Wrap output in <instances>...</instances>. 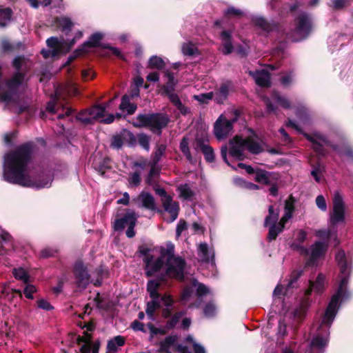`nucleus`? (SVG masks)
<instances>
[{
    "label": "nucleus",
    "instance_id": "13",
    "mask_svg": "<svg viewBox=\"0 0 353 353\" xmlns=\"http://www.w3.org/2000/svg\"><path fill=\"white\" fill-rule=\"evenodd\" d=\"M317 137L322 141L327 146L330 147L339 155L346 157L349 160L353 161V147L346 142L338 145L332 143L323 135H317Z\"/></svg>",
    "mask_w": 353,
    "mask_h": 353
},
{
    "label": "nucleus",
    "instance_id": "17",
    "mask_svg": "<svg viewBox=\"0 0 353 353\" xmlns=\"http://www.w3.org/2000/svg\"><path fill=\"white\" fill-rule=\"evenodd\" d=\"M279 178L280 175L279 173L257 168L254 181L259 183L269 185L272 184L274 181H277Z\"/></svg>",
    "mask_w": 353,
    "mask_h": 353
},
{
    "label": "nucleus",
    "instance_id": "9",
    "mask_svg": "<svg viewBox=\"0 0 353 353\" xmlns=\"http://www.w3.org/2000/svg\"><path fill=\"white\" fill-rule=\"evenodd\" d=\"M312 30V22L307 12L299 14L294 19V32L302 39L308 37Z\"/></svg>",
    "mask_w": 353,
    "mask_h": 353
},
{
    "label": "nucleus",
    "instance_id": "48",
    "mask_svg": "<svg viewBox=\"0 0 353 353\" xmlns=\"http://www.w3.org/2000/svg\"><path fill=\"white\" fill-rule=\"evenodd\" d=\"M186 266L185 260L183 257L178 256V282L185 281L184 271Z\"/></svg>",
    "mask_w": 353,
    "mask_h": 353
},
{
    "label": "nucleus",
    "instance_id": "28",
    "mask_svg": "<svg viewBox=\"0 0 353 353\" xmlns=\"http://www.w3.org/2000/svg\"><path fill=\"white\" fill-rule=\"evenodd\" d=\"M56 26L63 32L68 34L73 27V23L68 17H56L54 19Z\"/></svg>",
    "mask_w": 353,
    "mask_h": 353
},
{
    "label": "nucleus",
    "instance_id": "26",
    "mask_svg": "<svg viewBox=\"0 0 353 353\" xmlns=\"http://www.w3.org/2000/svg\"><path fill=\"white\" fill-rule=\"evenodd\" d=\"M125 343V339L123 336H116L110 339L107 343V352L117 353L119 347H122Z\"/></svg>",
    "mask_w": 353,
    "mask_h": 353
},
{
    "label": "nucleus",
    "instance_id": "5",
    "mask_svg": "<svg viewBox=\"0 0 353 353\" xmlns=\"http://www.w3.org/2000/svg\"><path fill=\"white\" fill-rule=\"evenodd\" d=\"M26 72H14L12 75L6 80V91L0 93V100L6 103H11L14 97L19 93V88L25 81Z\"/></svg>",
    "mask_w": 353,
    "mask_h": 353
},
{
    "label": "nucleus",
    "instance_id": "20",
    "mask_svg": "<svg viewBox=\"0 0 353 353\" xmlns=\"http://www.w3.org/2000/svg\"><path fill=\"white\" fill-rule=\"evenodd\" d=\"M104 35L103 33L96 32L92 34L88 40L83 42L79 48L82 50L83 54L88 52V49L91 48H99L101 46V41Z\"/></svg>",
    "mask_w": 353,
    "mask_h": 353
},
{
    "label": "nucleus",
    "instance_id": "1",
    "mask_svg": "<svg viewBox=\"0 0 353 353\" xmlns=\"http://www.w3.org/2000/svg\"><path fill=\"white\" fill-rule=\"evenodd\" d=\"M34 146L33 141H27L4 155L3 176L6 182L37 189L48 187L51 183L49 176L39 175L32 178L26 174L32 160Z\"/></svg>",
    "mask_w": 353,
    "mask_h": 353
},
{
    "label": "nucleus",
    "instance_id": "60",
    "mask_svg": "<svg viewBox=\"0 0 353 353\" xmlns=\"http://www.w3.org/2000/svg\"><path fill=\"white\" fill-rule=\"evenodd\" d=\"M147 325L152 336L157 334L165 335L168 332L165 328L156 327L152 323H148Z\"/></svg>",
    "mask_w": 353,
    "mask_h": 353
},
{
    "label": "nucleus",
    "instance_id": "31",
    "mask_svg": "<svg viewBox=\"0 0 353 353\" xmlns=\"http://www.w3.org/2000/svg\"><path fill=\"white\" fill-rule=\"evenodd\" d=\"M137 105L135 103H132L130 101V97L127 94H124L121 98V101L119 105V109L124 111L126 110L128 114H132L135 112Z\"/></svg>",
    "mask_w": 353,
    "mask_h": 353
},
{
    "label": "nucleus",
    "instance_id": "43",
    "mask_svg": "<svg viewBox=\"0 0 353 353\" xmlns=\"http://www.w3.org/2000/svg\"><path fill=\"white\" fill-rule=\"evenodd\" d=\"M100 343L99 341L92 343H84L81 347V353H99Z\"/></svg>",
    "mask_w": 353,
    "mask_h": 353
},
{
    "label": "nucleus",
    "instance_id": "25",
    "mask_svg": "<svg viewBox=\"0 0 353 353\" xmlns=\"http://www.w3.org/2000/svg\"><path fill=\"white\" fill-rule=\"evenodd\" d=\"M161 200L163 203L164 210L170 214V221L173 222L176 219V203L174 202L173 206L171 207L172 199L170 195L168 194V193L165 195V196L161 197Z\"/></svg>",
    "mask_w": 353,
    "mask_h": 353
},
{
    "label": "nucleus",
    "instance_id": "4",
    "mask_svg": "<svg viewBox=\"0 0 353 353\" xmlns=\"http://www.w3.org/2000/svg\"><path fill=\"white\" fill-rule=\"evenodd\" d=\"M169 121V117L163 113L140 114L132 124L136 128H148L152 132L161 134Z\"/></svg>",
    "mask_w": 353,
    "mask_h": 353
},
{
    "label": "nucleus",
    "instance_id": "11",
    "mask_svg": "<svg viewBox=\"0 0 353 353\" xmlns=\"http://www.w3.org/2000/svg\"><path fill=\"white\" fill-rule=\"evenodd\" d=\"M345 221V205L342 196L336 193L333 199V211L330 214V225L334 226Z\"/></svg>",
    "mask_w": 353,
    "mask_h": 353
},
{
    "label": "nucleus",
    "instance_id": "58",
    "mask_svg": "<svg viewBox=\"0 0 353 353\" xmlns=\"http://www.w3.org/2000/svg\"><path fill=\"white\" fill-rule=\"evenodd\" d=\"M215 312L216 307L212 302L208 303L203 308V313L205 316H213L215 314Z\"/></svg>",
    "mask_w": 353,
    "mask_h": 353
},
{
    "label": "nucleus",
    "instance_id": "37",
    "mask_svg": "<svg viewBox=\"0 0 353 353\" xmlns=\"http://www.w3.org/2000/svg\"><path fill=\"white\" fill-rule=\"evenodd\" d=\"M256 83L263 88H270L271 86L270 74L263 70L255 79Z\"/></svg>",
    "mask_w": 353,
    "mask_h": 353
},
{
    "label": "nucleus",
    "instance_id": "7",
    "mask_svg": "<svg viewBox=\"0 0 353 353\" xmlns=\"http://www.w3.org/2000/svg\"><path fill=\"white\" fill-rule=\"evenodd\" d=\"M138 217L139 216L134 211L128 210L121 218L117 219L114 221L113 228L117 232H122L126 227H128L125 232L126 236L128 238H133L136 234L134 228L137 223Z\"/></svg>",
    "mask_w": 353,
    "mask_h": 353
},
{
    "label": "nucleus",
    "instance_id": "46",
    "mask_svg": "<svg viewBox=\"0 0 353 353\" xmlns=\"http://www.w3.org/2000/svg\"><path fill=\"white\" fill-rule=\"evenodd\" d=\"M13 275L16 279L21 280L24 283H28L29 282L30 276L23 268H14L13 270Z\"/></svg>",
    "mask_w": 353,
    "mask_h": 353
},
{
    "label": "nucleus",
    "instance_id": "12",
    "mask_svg": "<svg viewBox=\"0 0 353 353\" xmlns=\"http://www.w3.org/2000/svg\"><path fill=\"white\" fill-rule=\"evenodd\" d=\"M229 154L237 161H243L245 159L244 150H245L244 138L236 135L230 142Z\"/></svg>",
    "mask_w": 353,
    "mask_h": 353
},
{
    "label": "nucleus",
    "instance_id": "16",
    "mask_svg": "<svg viewBox=\"0 0 353 353\" xmlns=\"http://www.w3.org/2000/svg\"><path fill=\"white\" fill-rule=\"evenodd\" d=\"M327 248V246L324 243L321 241H316L312 245L311 254L306 261V265H314L316 261L325 254Z\"/></svg>",
    "mask_w": 353,
    "mask_h": 353
},
{
    "label": "nucleus",
    "instance_id": "41",
    "mask_svg": "<svg viewBox=\"0 0 353 353\" xmlns=\"http://www.w3.org/2000/svg\"><path fill=\"white\" fill-rule=\"evenodd\" d=\"M26 61V58L23 55H19L14 58L12 61V66L15 70L14 72H26L27 70H25L22 68L23 65L25 64Z\"/></svg>",
    "mask_w": 353,
    "mask_h": 353
},
{
    "label": "nucleus",
    "instance_id": "15",
    "mask_svg": "<svg viewBox=\"0 0 353 353\" xmlns=\"http://www.w3.org/2000/svg\"><path fill=\"white\" fill-rule=\"evenodd\" d=\"M234 88L233 82L231 80H227L221 83L219 88L215 90L214 101L218 104H223L228 99L230 91Z\"/></svg>",
    "mask_w": 353,
    "mask_h": 353
},
{
    "label": "nucleus",
    "instance_id": "23",
    "mask_svg": "<svg viewBox=\"0 0 353 353\" xmlns=\"http://www.w3.org/2000/svg\"><path fill=\"white\" fill-rule=\"evenodd\" d=\"M220 37L221 40L223 41V54L228 55L232 52L234 47L232 41V32L230 30H223L221 34Z\"/></svg>",
    "mask_w": 353,
    "mask_h": 353
},
{
    "label": "nucleus",
    "instance_id": "59",
    "mask_svg": "<svg viewBox=\"0 0 353 353\" xmlns=\"http://www.w3.org/2000/svg\"><path fill=\"white\" fill-rule=\"evenodd\" d=\"M307 308L305 305H301L299 307L296 308L294 311V316L298 320L303 319L306 314Z\"/></svg>",
    "mask_w": 353,
    "mask_h": 353
},
{
    "label": "nucleus",
    "instance_id": "40",
    "mask_svg": "<svg viewBox=\"0 0 353 353\" xmlns=\"http://www.w3.org/2000/svg\"><path fill=\"white\" fill-rule=\"evenodd\" d=\"M12 15V10L10 8L8 7L0 9V27H6L7 22L10 20Z\"/></svg>",
    "mask_w": 353,
    "mask_h": 353
},
{
    "label": "nucleus",
    "instance_id": "30",
    "mask_svg": "<svg viewBox=\"0 0 353 353\" xmlns=\"http://www.w3.org/2000/svg\"><path fill=\"white\" fill-rule=\"evenodd\" d=\"M245 149L253 154H259L263 151L261 145L254 139L248 137L244 139Z\"/></svg>",
    "mask_w": 353,
    "mask_h": 353
},
{
    "label": "nucleus",
    "instance_id": "3",
    "mask_svg": "<svg viewBox=\"0 0 353 353\" xmlns=\"http://www.w3.org/2000/svg\"><path fill=\"white\" fill-rule=\"evenodd\" d=\"M174 245L172 242L166 243V248L161 246L159 250V256L154 259V255L150 254V249L145 245L139 248V252L144 258L145 275L152 277L159 272L164 265L176 263V256L174 255Z\"/></svg>",
    "mask_w": 353,
    "mask_h": 353
},
{
    "label": "nucleus",
    "instance_id": "54",
    "mask_svg": "<svg viewBox=\"0 0 353 353\" xmlns=\"http://www.w3.org/2000/svg\"><path fill=\"white\" fill-rule=\"evenodd\" d=\"M138 141L139 145L145 150L150 149V138L145 134L141 133L138 135Z\"/></svg>",
    "mask_w": 353,
    "mask_h": 353
},
{
    "label": "nucleus",
    "instance_id": "55",
    "mask_svg": "<svg viewBox=\"0 0 353 353\" xmlns=\"http://www.w3.org/2000/svg\"><path fill=\"white\" fill-rule=\"evenodd\" d=\"M165 150V148L164 145H161L158 147V148L152 154V163L153 164L156 165L157 164L159 161L161 160V158Z\"/></svg>",
    "mask_w": 353,
    "mask_h": 353
},
{
    "label": "nucleus",
    "instance_id": "19",
    "mask_svg": "<svg viewBox=\"0 0 353 353\" xmlns=\"http://www.w3.org/2000/svg\"><path fill=\"white\" fill-rule=\"evenodd\" d=\"M168 81L162 88V94L168 97L170 101L176 105V94L174 92L175 84L174 82V75L172 73L166 74Z\"/></svg>",
    "mask_w": 353,
    "mask_h": 353
},
{
    "label": "nucleus",
    "instance_id": "42",
    "mask_svg": "<svg viewBox=\"0 0 353 353\" xmlns=\"http://www.w3.org/2000/svg\"><path fill=\"white\" fill-rule=\"evenodd\" d=\"M324 276L322 274H319L314 281H310L312 290L319 293L322 292L324 288Z\"/></svg>",
    "mask_w": 353,
    "mask_h": 353
},
{
    "label": "nucleus",
    "instance_id": "57",
    "mask_svg": "<svg viewBox=\"0 0 353 353\" xmlns=\"http://www.w3.org/2000/svg\"><path fill=\"white\" fill-rule=\"evenodd\" d=\"M57 250L52 248H46L40 252V258L47 259L49 257L54 256L57 253Z\"/></svg>",
    "mask_w": 353,
    "mask_h": 353
},
{
    "label": "nucleus",
    "instance_id": "33",
    "mask_svg": "<svg viewBox=\"0 0 353 353\" xmlns=\"http://www.w3.org/2000/svg\"><path fill=\"white\" fill-rule=\"evenodd\" d=\"M178 190L179 191V196L185 201H191L195 196V192L187 183L178 186Z\"/></svg>",
    "mask_w": 353,
    "mask_h": 353
},
{
    "label": "nucleus",
    "instance_id": "61",
    "mask_svg": "<svg viewBox=\"0 0 353 353\" xmlns=\"http://www.w3.org/2000/svg\"><path fill=\"white\" fill-rule=\"evenodd\" d=\"M312 149L319 157H325L327 155L326 150L319 141L316 145H312Z\"/></svg>",
    "mask_w": 353,
    "mask_h": 353
},
{
    "label": "nucleus",
    "instance_id": "45",
    "mask_svg": "<svg viewBox=\"0 0 353 353\" xmlns=\"http://www.w3.org/2000/svg\"><path fill=\"white\" fill-rule=\"evenodd\" d=\"M303 274L302 270H294L290 274V277L288 281V283L286 285V291H288L290 288H293L296 287V283L299 279L301 276Z\"/></svg>",
    "mask_w": 353,
    "mask_h": 353
},
{
    "label": "nucleus",
    "instance_id": "8",
    "mask_svg": "<svg viewBox=\"0 0 353 353\" xmlns=\"http://www.w3.org/2000/svg\"><path fill=\"white\" fill-rule=\"evenodd\" d=\"M75 285L78 288L85 290L90 283L91 276L87 266L81 261H77L73 268Z\"/></svg>",
    "mask_w": 353,
    "mask_h": 353
},
{
    "label": "nucleus",
    "instance_id": "24",
    "mask_svg": "<svg viewBox=\"0 0 353 353\" xmlns=\"http://www.w3.org/2000/svg\"><path fill=\"white\" fill-rule=\"evenodd\" d=\"M252 22L254 26L260 28L267 33L271 32L276 29V24L270 23L265 18L263 17H256L252 18Z\"/></svg>",
    "mask_w": 353,
    "mask_h": 353
},
{
    "label": "nucleus",
    "instance_id": "10",
    "mask_svg": "<svg viewBox=\"0 0 353 353\" xmlns=\"http://www.w3.org/2000/svg\"><path fill=\"white\" fill-rule=\"evenodd\" d=\"M125 143L128 147H134L137 144V138L130 130L122 129L119 133L112 136L110 147L119 150L121 149Z\"/></svg>",
    "mask_w": 353,
    "mask_h": 353
},
{
    "label": "nucleus",
    "instance_id": "6",
    "mask_svg": "<svg viewBox=\"0 0 353 353\" xmlns=\"http://www.w3.org/2000/svg\"><path fill=\"white\" fill-rule=\"evenodd\" d=\"M165 270L160 273L156 279L149 280L147 283L146 290L151 299L160 298L161 294L159 292L161 283L167 281L168 278L176 277V263H172L164 265Z\"/></svg>",
    "mask_w": 353,
    "mask_h": 353
},
{
    "label": "nucleus",
    "instance_id": "35",
    "mask_svg": "<svg viewBox=\"0 0 353 353\" xmlns=\"http://www.w3.org/2000/svg\"><path fill=\"white\" fill-rule=\"evenodd\" d=\"M268 227H269L268 233L266 237V240L268 242H272L273 241H275L278 235L284 230L277 224V223H271Z\"/></svg>",
    "mask_w": 353,
    "mask_h": 353
},
{
    "label": "nucleus",
    "instance_id": "64",
    "mask_svg": "<svg viewBox=\"0 0 353 353\" xmlns=\"http://www.w3.org/2000/svg\"><path fill=\"white\" fill-rule=\"evenodd\" d=\"M92 335L88 331L83 332V336H77L76 337L77 343L80 345L82 343H92Z\"/></svg>",
    "mask_w": 353,
    "mask_h": 353
},
{
    "label": "nucleus",
    "instance_id": "29",
    "mask_svg": "<svg viewBox=\"0 0 353 353\" xmlns=\"http://www.w3.org/2000/svg\"><path fill=\"white\" fill-rule=\"evenodd\" d=\"M280 210L279 208H274L272 205L268 207V214L265 216L263 226L268 227L271 223H276L279 221Z\"/></svg>",
    "mask_w": 353,
    "mask_h": 353
},
{
    "label": "nucleus",
    "instance_id": "62",
    "mask_svg": "<svg viewBox=\"0 0 353 353\" xmlns=\"http://www.w3.org/2000/svg\"><path fill=\"white\" fill-rule=\"evenodd\" d=\"M196 295L198 297H202L209 293L208 288L202 283H199L198 281V284H196Z\"/></svg>",
    "mask_w": 353,
    "mask_h": 353
},
{
    "label": "nucleus",
    "instance_id": "52",
    "mask_svg": "<svg viewBox=\"0 0 353 353\" xmlns=\"http://www.w3.org/2000/svg\"><path fill=\"white\" fill-rule=\"evenodd\" d=\"M77 119L85 125L92 124L93 121L86 110L80 112L76 117Z\"/></svg>",
    "mask_w": 353,
    "mask_h": 353
},
{
    "label": "nucleus",
    "instance_id": "63",
    "mask_svg": "<svg viewBox=\"0 0 353 353\" xmlns=\"http://www.w3.org/2000/svg\"><path fill=\"white\" fill-rule=\"evenodd\" d=\"M82 54H83V52H82V50L81 49H79V48L78 47L73 52L71 55L69 56V57L68 58V60L67 61L65 62V65L67 66V65H70L71 64L72 62H73L77 58L79 57L80 56H81Z\"/></svg>",
    "mask_w": 353,
    "mask_h": 353
},
{
    "label": "nucleus",
    "instance_id": "53",
    "mask_svg": "<svg viewBox=\"0 0 353 353\" xmlns=\"http://www.w3.org/2000/svg\"><path fill=\"white\" fill-rule=\"evenodd\" d=\"M243 15V11H241L239 9L235 8L233 6H230L228 8V9L224 12V16L225 17H241Z\"/></svg>",
    "mask_w": 353,
    "mask_h": 353
},
{
    "label": "nucleus",
    "instance_id": "27",
    "mask_svg": "<svg viewBox=\"0 0 353 353\" xmlns=\"http://www.w3.org/2000/svg\"><path fill=\"white\" fill-rule=\"evenodd\" d=\"M141 201V206L150 210L156 209L155 202L153 196L148 192H141L138 198Z\"/></svg>",
    "mask_w": 353,
    "mask_h": 353
},
{
    "label": "nucleus",
    "instance_id": "38",
    "mask_svg": "<svg viewBox=\"0 0 353 353\" xmlns=\"http://www.w3.org/2000/svg\"><path fill=\"white\" fill-rule=\"evenodd\" d=\"M181 51L185 56L189 57H194L200 54L198 48L192 42L183 43Z\"/></svg>",
    "mask_w": 353,
    "mask_h": 353
},
{
    "label": "nucleus",
    "instance_id": "47",
    "mask_svg": "<svg viewBox=\"0 0 353 353\" xmlns=\"http://www.w3.org/2000/svg\"><path fill=\"white\" fill-rule=\"evenodd\" d=\"M110 158L105 157L95 168V170L99 172V174L101 176H105L106 170H110L112 168L111 165H110Z\"/></svg>",
    "mask_w": 353,
    "mask_h": 353
},
{
    "label": "nucleus",
    "instance_id": "21",
    "mask_svg": "<svg viewBox=\"0 0 353 353\" xmlns=\"http://www.w3.org/2000/svg\"><path fill=\"white\" fill-rule=\"evenodd\" d=\"M185 283L184 286L183 288L181 294V300L185 301L190 299L192 295L193 294L194 288L198 284V281L196 279L190 276L185 277Z\"/></svg>",
    "mask_w": 353,
    "mask_h": 353
},
{
    "label": "nucleus",
    "instance_id": "44",
    "mask_svg": "<svg viewBox=\"0 0 353 353\" xmlns=\"http://www.w3.org/2000/svg\"><path fill=\"white\" fill-rule=\"evenodd\" d=\"M165 66V62L159 57L152 56L148 61V67L151 69L161 70Z\"/></svg>",
    "mask_w": 353,
    "mask_h": 353
},
{
    "label": "nucleus",
    "instance_id": "51",
    "mask_svg": "<svg viewBox=\"0 0 353 353\" xmlns=\"http://www.w3.org/2000/svg\"><path fill=\"white\" fill-rule=\"evenodd\" d=\"M326 345V339L319 335L314 337L311 341V346L319 350L323 349Z\"/></svg>",
    "mask_w": 353,
    "mask_h": 353
},
{
    "label": "nucleus",
    "instance_id": "36",
    "mask_svg": "<svg viewBox=\"0 0 353 353\" xmlns=\"http://www.w3.org/2000/svg\"><path fill=\"white\" fill-rule=\"evenodd\" d=\"M152 300L147 303L145 312L147 315L152 319L156 310L161 308V305L160 298L151 299Z\"/></svg>",
    "mask_w": 353,
    "mask_h": 353
},
{
    "label": "nucleus",
    "instance_id": "32",
    "mask_svg": "<svg viewBox=\"0 0 353 353\" xmlns=\"http://www.w3.org/2000/svg\"><path fill=\"white\" fill-rule=\"evenodd\" d=\"M92 121L103 117L105 108L101 105H94L86 110Z\"/></svg>",
    "mask_w": 353,
    "mask_h": 353
},
{
    "label": "nucleus",
    "instance_id": "49",
    "mask_svg": "<svg viewBox=\"0 0 353 353\" xmlns=\"http://www.w3.org/2000/svg\"><path fill=\"white\" fill-rule=\"evenodd\" d=\"M185 342L192 345V349L194 353H205L204 347L194 341L193 337L191 335H188L185 340Z\"/></svg>",
    "mask_w": 353,
    "mask_h": 353
},
{
    "label": "nucleus",
    "instance_id": "18",
    "mask_svg": "<svg viewBox=\"0 0 353 353\" xmlns=\"http://www.w3.org/2000/svg\"><path fill=\"white\" fill-rule=\"evenodd\" d=\"M195 150H200L204 155L205 161L212 163L215 160V155L213 148L205 143L203 138L196 137L194 143Z\"/></svg>",
    "mask_w": 353,
    "mask_h": 353
},
{
    "label": "nucleus",
    "instance_id": "14",
    "mask_svg": "<svg viewBox=\"0 0 353 353\" xmlns=\"http://www.w3.org/2000/svg\"><path fill=\"white\" fill-rule=\"evenodd\" d=\"M233 121L221 116L215 122L214 125V133L218 139H222L228 137L233 128Z\"/></svg>",
    "mask_w": 353,
    "mask_h": 353
},
{
    "label": "nucleus",
    "instance_id": "22",
    "mask_svg": "<svg viewBox=\"0 0 353 353\" xmlns=\"http://www.w3.org/2000/svg\"><path fill=\"white\" fill-rule=\"evenodd\" d=\"M172 350L176 351V334L167 336L159 344L161 353H171Z\"/></svg>",
    "mask_w": 353,
    "mask_h": 353
},
{
    "label": "nucleus",
    "instance_id": "56",
    "mask_svg": "<svg viewBox=\"0 0 353 353\" xmlns=\"http://www.w3.org/2000/svg\"><path fill=\"white\" fill-rule=\"evenodd\" d=\"M194 98L201 103H206L208 101L214 99V94L213 92H210L199 95H195Z\"/></svg>",
    "mask_w": 353,
    "mask_h": 353
},
{
    "label": "nucleus",
    "instance_id": "2",
    "mask_svg": "<svg viewBox=\"0 0 353 353\" xmlns=\"http://www.w3.org/2000/svg\"><path fill=\"white\" fill-rule=\"evenodd\" d=\"M335 261L339 268L340 281L338 289L332 296L321 321V325L327 327L331 325L336 315L339 307V301H345L351 296V292L347 289L352 273L351 261L347 259L343 249H339L336 253Z\"/></svg>",
    "mask_w": 353,
    "mask_h": 353
},
{
    "label": "nucleus",
    "instance_id": "34",
    "mask_svg": "<svg viewBox=\"0 0 353 353\" xmlns=\"http://www.w3.org/2000/svg\"><path fill=\"white\" fill-rule=\"evenodd\" d=\"M198 254L201 258V261L205 263H209L210 259H214V254L212 255L209 251L208 245L207 243H200L198 249Z\"/></svg>",
    "mask_w": 353,
    "mask_h": 353
},
{
    "label": "nucleus",
    "instance_id": "50",
    "mask_svg": "<svg viewBox=\"0 0 353 353\" xmlns=\"http://www.w3.org/2000/svg\"><path fill=\"white\" fill-rule=\"evenodd\" d=\"M294 203H295L294 198L293 197L292 195H290L289 196V198L285 201L284 209H285V214H288L291 216L293 215V213L295 210Z\"/></svg>",
    "mask_w": 353,
    "mask_h": 353
},
{
    "label": "nucleus",
    "instance_id": "39",
    "mask_svg": "<svg viewBox=\"0 0 353 353\" xmlns=\"http://www.w3.org/2000/svg\"><path fill=\"white\" fill-rule=\"evenodd\" d=\"M188 139L186 137H183L180 143V150L185 155L187 160L191 163H195V160L193 159L189 148Z\"/></svg>",
    "mask_w": 353,
    "mask_h": 353
}]
</instances>
